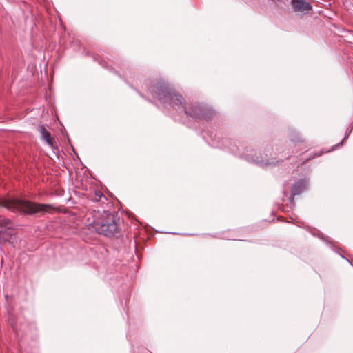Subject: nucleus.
<instances>
[{"label": "nucleus", "instance_id": "nucleus-3", "mask_svg": "<svg viewBox=\"0 0 353 353\" xmlns=\"http://www.w3.org/2000/svg\"><path fill=\"white\" fill-rule=\"evenodd\" d=\"M155 97L159 100L160 101H162L163 103H169L170 105H179V107L185 111L186 114H188L187 110L184 108L182 104L183 99L182 97L174 92H168L167 90L165 88L164 90H161V92L157 93V96Z\"/></svg>", "mask_w": 353, "mask_h": 353}, {"label": "nucleus", "instance_id": "nucleus-6", "mask_svg": "<svg viewBox=\"0 0 353 353\" xmlns=\"http://www.w3.org/2000/svg\"><path fill=\"white\" fill-rule=\"evenodd\" d=\"M40 132L43 139L46 142V143L50 146L53 147L52 141L50 137V133L45 129L44 127L40 128Z\"/></svg>", "mask_w": 353, "mask_h": 353}, {"label": "nucleus", "instance_id": "nucleus-2", "mask_svg": "<svg viewBox=\"0 0 353 353\" xmlns=\"http://www.w3.org/2000/svg\"><path fill=\"white\" fill-rule=\"evenodd\" d=\"M106 221H95L94 228L98 233L104 236H111L114 234L117 230V225L114 221V216L112 214H105Z\"/></svg>", "mask_w": 353, "mask_h": 353}, {"label": "nucleus", "instance_id": "nucleus-1", "mask_svg": "<svg viewBox=\"0 0 353 353\" xmlns=\"http://www.w3.org/2000/svg\"><path fill=\"white\" fill-rule=\"evenodd\" d=\"M1 205L12 211H20L25 214L48 213L54 208L48 204H40L21 199H5Z\"/></svg>", "mask_w": 353, "mask_h": 353}, {"label": "nucleus", "instance_id": "nucleus-8", "mask_svg": "<svg viewBox=\"0 0 353 353\" xmlns=\"http://www.w3.org/2000/svg\"><path fill=\"white\" fill-rule=\"evenodd\" d=\"M0 240L3 241H9V237L8 236H5V232L3 231H0Z\"/></svg>", "mask_w": 353, "mask_h": 353}, {"label": "nucleus", "instance_id": "nucleus-7", "mask_svg": "<svg viewBox=\"0 0 353 353\" xmlns=\"http://www.w3.org/2000/svg\"><path fill=\"white\" fill-rule=\"evenodd\" d=\"M0 227L6 228L10 230V229L12 228V224L10 219H6L3 216H1L0 215Z\"/></svg>", "mask_w": 353, "mask_h": 353}, {"label": "nucleus", "instance_id": "nucleus-5", "mask_svg": "<svg viewBox=\"0 0 353 353\" xmlns=\"http://www.w3.org/2000/svg\"><path fill=\"white\" fill-rule=\"evenodd\" d=\"M307 188V182L305 181H301L296 182L292 190V194L293 195H297L301 193L303 191H304Z\"/></svg>", "mask_w": 353, "mask_h": 353}, {"label": "nucleus", "instance_id": "nucleus-4", "mask_svg": "<svg viewBox=\"0 0 353 353\" xmlns=\"http://www.w3.org/2000/svg\"><path fill=\"white\" fill-rule=\"evenodd\" d=\"M293 9L296 12L303 14L307 13L312 10V5L306 0H291Z\"/></svg>", "mask_w": 353, "mask_h": 353}]
</instances>
